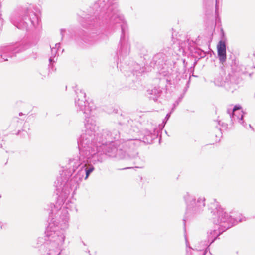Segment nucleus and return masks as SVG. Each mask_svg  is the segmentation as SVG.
Segmentation results:
<instances>
[{"label":"nucleus","mask_w":255,"mask_h":255,"mask_svg":"<svg viewBox=\"0 0 255 255\" xmlns=\"http://www.w3.org/2000/svg\"><path fill=\"white\" fill-rule=\"evenodd\" d=\"M139 141L134 140H123L116 142H109L103 138L100 139L97 147L96 153H93L92 164L102 163L108 157H116L121 159L133 158L137 153L135 147Z\"/></svg>","instance_id":"20e7f679"},{"label":"nucleus","mask_w":255,"mask_h":255,"mask_svg":"<svg viewBox=\"0 0 255 255\" xmlns=\"http://www.w3.org/2000/svg\"><path fill=\"white\" fill-rule=\"evenodd\" d=\"M171 113H172V111H171L170 113H168V114L166 115V117H165V119H164V120H163V124H164V125H163V127H164V125H165V124L166 123L167 121L168 120V119H169V118H170V115H171Z\"/></svg>","instance_id":"412c9836"},{"label":"nucleus","mask_w":255,"mask_h":255,"mask_svg":"<svg viewBox=\"0 0 255 255\" xmlns=\"http://www.w3.org/2000/svg\"><path fill=\"white\" fill-rule=\"evenodd\" d=\"M167 81H170V80H168V79H167Z\"/></svg>","instance_id":"f704fd0d"},{"label":"nucleus","mask_w":255,"mask_h":255,"mask_svg":"<svg viewBox=\"0 0 255 255\" xmlns=\"http://www.w3.org/2000/svg\"><path fill=\"white\" fill-rule=\"evenodd\" d=\"M1 197V195H0V198Z\"/></svg>","instance_id":"e433bc0d"},{"label":"nucleus","mask_w":255,"mask_h":255,"mask_svg":"<svg viewBox=\"0 0 255 255\" xmlns=\"http://www.w3.org/2000/svg\"><path fill=\"white\" fill-rule=\"evenodd\" d=\"M58 195L55 204L48 205L49 216L51 218L45 231L44 239L49 245V255H60L62 247L66 239V230L68 228V213L66 209L72 210L75 208L72 201H66L70 193L73 190L66 186H62L57 190Z\"/></svg>","instance_id":"7ed1b4c3"},{"label":"nucleus","mask_w":255,"mask_h":255,"mask_svg":"<svg viewBox=\"0 0 255 255\" xmlns=\"http://www.w3.org/2000/svg\"><path fill=\"white\" fill-rule=\"evenodd\" d=\"M130 168H131V167H126V168H123V169H130Z\"/></svg>","instance_id":"2f4dec72"},{"label":"nucleus","mask_w":255,"mask_h":255,"mask_svg":"<svg viewBox=\"0 0 255 255\" xmlns=\"http://www.w3.org/2000/svg\"><path fill=\"white\" fill-rule=\"evenodd\" d=\"M206 253V251H205L204 252L203 255H205Z\"/></svg>","instance_id":"72a5a7b5"},{"label":"nucleus","mask_w":255,"mask_h":255,"mask_svg":"<svg viewBox=\"0 0 255 255\" xmlns=\"http://www.w3.org/2000/svg\"><path fill=\"white\" fill-rule=\"evenodd\" d=\"M33 5L26 4L17 7L11 14V23L18 29L28 30L39 24L40 18Z\"/></svg>","instance_id":"39448f33"},{"label":"nucleus","mask_w":255,"mask_h":255,"mask_svg":"<svg viewBox=\"0 0 255 255\" xmlns=\"http://www.w3.org/2000/svg\"><path fill=\"white\" fill-rule=\"evenodd\" d=\"M30 56L34 59H36L37 57V54L36 52H32Z\"/></svg>","instance_id":"5701e85b"},{"label":"nucleus","mask_w":255,"mask_h":255,"mask_svg":"<svg viewBox=\"0 0 255 255\" xmlns=\"http://www.w3.org/2000/svg\"><path fill=\"white\" fill-rule=\"evenodd\" d=\"M22 121L23 120L18 117H14L12 119L10 126L13 128H16L20 126L22 123Z\"/></svg>","instance_id":"aec40b11"},{"label":"nucleus","mask_w":255,"mask_h":255,"mask_svg":"<svg viewBox=\"0 0 255 255\" xmlns=\"http://www.w3.org/2000/svg\"><path fill=\"white\" fill-rule=\"evenodd\" d=\"M228 66L230 67L231 71L220 85L224 87L227 90L233 93L242 84V76L245 74L246 72L244 66L239 65V62L234 55H230L228 58Z\"/></svg>","instance_id":"0eeeda50"},{"label":"nucleus","mask_w":255,"mask_h":255,"mask_svg":"<svg viewBox=\"0 0 255 255\" xmlns=\"http://www.w3.org/2000/svg\"><path fill=\"white\" fill-rule=\"evenodd\" d=\"M100 139L103 138L109 142L113 141V139H118L119 138L120 131L118 130L113 129L112 130H103L99 132Z\"/></svg>","instance_id":"2eb2a0df"},{"label":"nucleus","mask_w":255,"mask_h":255,"mask_svg":"<svg viewBox=\"0 0 255 255\" xmlns=\"http://www.w3.org/2000/svg\"><path fill=\"white\" fill-rule=\"evenodd\" d=\"M209 209L212 213L213 223L218 227L221 232H225L236 223L241 222L242 215L239 213L232 212L231 215L224 211L219 205L218 202L213 201L210 205Z\"/></svg>","instance_id":"423d86ee"},{"label":"nucleus","mask_w":255,"mask_h":255,"mask_svg":"<svg viewBox=\"0 0 255 255\" xmlns=\"http://www.w3.org/2000/svg\"><path fill=\"white\" fill-rule=\"evenodd\" d=\"M183 198L186 204L185 218L186 220L197 218L204 211L205 207V198L200 196L197 199L193 194L186 192Z\"/></svg>","instance_id":"6e6552de"},{"label":"nucleus","mask_w":255,"mask_h":255,"mask_svg":"<svg viewBox=\"0 0 255 255\" xmlns=\"http://www.w3.org/2000/svg\"><path fill=\"white\" fill-rule=\"evenodd\" d=\"M114 112L115 113V114H118L120 112H119V110L118 109H114Z\"/></svg>","instance_id":"cd10ccee"},{"label":"nucleus","mask_w":255,"mask_h":255,"mask_svg":"<svg viewBox=\"0 0 255 255\" xmlns=\"http://www.w3.org/2000/svg\"><path fill=\"white\" fill-rule=\"evenodd\" d=\"M254 97H255V94H254Z\"/></svg>","instance_id":"4c0bfd02"},{"label":"nucleus","mask_w":255,"mask_h":255,"mask_svg":"<svg viewBox=\"0 0 255 255\" xmlns=\"http://www.w3.org/2000/svg\"><path fill=\"white\" fill-rule=\"evenodd\" d=\"M158 130L154 128L153 131L147 129H143L139 132V139H131L130 140H138L141 142L142 141L145 144H151L152 141L157 138L158 136Z\"/></svg>","instance_id":"f8f14e48"},{"label":"nucleus","mask_w":255,"mask_h":255,"mask_svg":"<svg viewBox=\"0 0 255 255\" xmlns=\"http://www.w3.org/2000/svg\"><path fill=\"white\" fill-rule=\"evenodd\" d=\"M51 47V56L49 59V68L50 70L51 71H55L56 69L54 68L53 64L56 62L57 60V58H56V54L57 53L58 50L56 49V47H52L51 46H50Z\"/></svg>","instance_id":"a211bd4d"},{"label":"nucleus","mask_w":255,"mask_h":255,"mask_svg":"<svg viewBox=\"0 0 255 255\" xmlns=\"http://www.w3.org/2000/svg\"><path fill=\"white\" fill-rule=\"evenodd\" d=\"M60 43H56L55 44V47H56V49L59 50V48H60Z\"/></svg>","instance_id":"393cba45"},{"label":"nucleus","mask_w":255,"mask_h":255,"mask_svg":"<svg viewBox=\"0 0 255 255\" xmlns=\"http://www.w3.org/2000/svg\"><path fill=\"white\" fill-rule=\"evenodd\" d=\"M30 46L31 45L28 43L0 46V62L8 61V58L15 56L16 54L27 50Z\"/></svg>","instance_id":"1a4fd4ad"},{"label":"nucleus","mask_w":255,"mask_h":255,"mask_svg":"<svg viewBox=\"0 0 255 255\" xmlns=\"http://www.w3.org/2000/svg\"><path fill=\"white\" fill-rule=\"evenodd\" d=\"M185 241H186V246H188V241H187L186 237L185 236Z\"/></svg>","instance_id":"c756f323"},{"label":"nucleus","mask_w":255,"mask_h":255,"mask_svg":"<svg viewBox=\"0 0 255 255\" xmlns=\"http://www.w3.org/2000/svg\"><path fill=\"white\" fill-rule=\"evenodd\" d=\"M78 16V21L81 26L88 30L81 36V39L89 45H93L100 41L101 26L120 27L121 35L117 51V66L121 68L122 64L129 55L130 45L126 37L128 24L118 9V4L113 2V0H97L86 11H80Z\"/></svg>","instance_id":"f03ea898"},{"label":"nucleus","mask_w":255,"mask_h":255,"mask_svg":"<svg viewBox=\"0 0 255 255\" xmlns=\"http://www.w3.org/2000/svg\"><path fill=\"white\" fill-rule=\"evenodd\" d=\"M140 145V142L139 141L138 144L135 147V151L137 153V155L135 158H127L124 159L125 160H134V163L136 165V168H141L144 167L145 160V158L144 157H140L138 156V152L137 151V149L138 147Z\"/></svg>","instance_id":"f3484780"},{"label":"nucleus","mask_w":255,"mask_h":255,"mask_svg":"<svg viewBox=\"0 0 255 255\" xmlns=\"http://www.w3.org/2000/svg\"><path fill=\"white\" fill-rule=\"evenodd\" d=\"M65 32V29H61V30H60V34L61 35L62 38H63V37L64 33Z\"/></svg>","instance_id":"a878e982"},{"label":"nucleus","mask_w":255,"mask_h":255,"mask_svg":"<svg viewBox=\"0 0 255 255\" xmlns=\"http://www.w3.org/2000/svg\"><path fill=\"white\" fill-rule=\"evenodd\" d=\"M143 72H144V70H143V68L142 69H140L139 71H138L137 70V69L136 68L135 69H133V71H132L133 75H134L135 74H137V73H141Z\"/></svg>","instance_id":"4be33fe9"},{"label":"nucleus","mask_w":255,"mask_h":255,"mask_svg":"<svg viewBox=\"0 0 255 255\" xmlns=\"http://www.w3.org/2000/svg\"><path fill=\"white\" fill-rule=\"evenodd\" d=\"M217 55L220 63L223 65L227 60L226 43L223 40H220L217 44Z\"/></svg>","instance_id":"dca6fc26"},{"label":"nucleus","mask_w":255,"mask_h":255,"mask_svg":"<svg viewBox=\"0 0 255 255\" xmlns=\"http://www.w3.org/2000/svg\"><path fill=\"white\" fill-rule=\"evenodd\" d=\"M199 55L201 57H204L205 56V53L203 51H200L199 53Z\"/></svg>","instance_id":"b1692460"},{"label":"nucleus","mask_w":255,"mask_h":255,"mask_svg":"<svg viewBox=\"0 0 255 255\" xmlns=\"http://www.w3.org/2000/svg\"><path fill=\"white\" fill-rule=\"evenodd\" d=\"M119 125L122 127V129L129 134L138 132V125L137 121L125 117L122 113L118 117Z\"/></svg>","instance_id":"9b49d317"},{"label":"nucleus","mask_w":255,"mask_h":255,"mask_svg":"<svg viewBox=\"0 0 255 255\" xmlns=\"http://www.w3.org/2000/svg\"><path fill=\"white\" fill-rule=\"evenodd\" d=\"M242 108L240 105H236L232 109H228L227 110V113L229 114L231 121H235V119L238 120V122L241 124L244 127L247 128V124L244 121V115L245 114L243 111H241L242 114L240 117L236 115L235 112L236 111L240 110Z\"/></svg>","instance_id":"4468645a"},{"label":"nucleus","mask_w":255,"mask_h":255,"mask_svg":"<svg viewBox=\"0 0 255 255\" xmlns=\"http://www.w3.org/2000/svg\"><path fill=\"white\" fill-rule=\"evenodd\" d=\"M149 94L150 95L149 96L150 99L153 100L154 102L157 101L158 98L160 96L161 90L159 88L154 87L151 90L148 91Z\"/></svg>","instance_id":"6ab92c4d"},{"label":"nucleus","mask_w":255,"mask_h":255,"mask_svg":"<svg viewBox=\"0 0 255 255\" xmlns=\"http://www.w3.org/2000/svg\"><path fill=\"white\" fill-rule=\"evenodd\" d=\"M168 63L167 57L165 54L163 52H160L153 56L150 64L151 66L160 69L159 73L161 75L168 77L173 72L171 68L168 67Z\"/></svg>","instance_id":"9d476101"},{"label":"nucleus","mask_w":255,"mask_h":255,"mask_svg":"<svg viewBox=\"0 0 255 255\" xmlns=\"http://www.w3.org/2000/svg\"><path fill=\"white\" fill-rule=\"evenodd\" d=\"M249 126L251 128H252V129H253V127L251 126L250 124L249 125Z\"/></svg>","instance_id":"473e14b6"},{"label":"nucleus","mask_w":255,"mask_h":255,"mask_svg":"<svg viewBox=\"0 0 255 255\" xmlns=\"http://www.w3.org/2000/svg\"><path fill=\"white\" fill-rule=\"evenodd\" d=\"M0 228H1V229H3V226H4V225H3V224H2V223H1V222H0Z\"/></svg>","instance_id":"c85d7f7f"},{"label":"nucleus","mask_w":255,"mask_h":255,"mask_svg":"<svg viewBox=\"0 0 255 255\" xmlns=\"http://www.w3.org/2000/svg\"><path fill=\"white\" fill-rule=\"evenodd\" d=\"M218 227L215 225L213 229H211L207 232V240L204 241V249H207L209 246L213 243L215 240L223 232H221Z\"/></svg>","instance_id":"ddd939ff"},{"label":"nucleus","mask_w":255,"mask_h":255,"mask_svg":"<svg viewBox=\"0 0 255 255\" xmlns=\"http://www.w3.org/2000/svg\"><path fill=\"white\" fill-rule=\"evenodd\" d=\"M19 132H20V130H18L17 134H18L19 133Z\"/></svg>","instance_id":"c9c22d12"},{"label":"nucleus","mask_w":255,"mask_h":255,"mask_svg":"<svg viewBox=\"0 0 255 255\" xmlns=\"http://www.w3.org/2000/svg\"><path fill=\"white\" fill-rule=\"evenodd\" d=\"M19 115L20 116H21L23 115V114L22 112H20V113H19Z\"/></svg>","instance_id":"7c9ffc66"},{"label":"nucleus","mask_w":255,"mask_h":255,"mask_svg":"<svg viewBox=\"0 0 255 255\" xmlns=\"http://www.w3.org/2000/svg\"><path fill=\"white\" fill-rule=\"evenodd\" d=\"M76 91L77 98L75 99V107L78 113L81 112L85 117L84 121L85 132L78 139L79 156L69 159L68 168L73 172L78 169L77 173L69 178V173L67 171H60L59 175L54 182V186L57 190H61L62 186H66L75 192L82 180H86L95 168L92 165L93 153H96L97 147L99 144L100 135L99 133L95 135L98 129L95 116V108L90 105L86 99V93L82 90Z\"/></svg>","instance_id":"f257e3e1"},{"label":"nucleus","mask_w":255,"mask_h":255,"mask_svg":"<svg viewBox=\"0 0 255 255\" xmlns=\"http://www.w3.org/2000/svg\"><path fill=\"white\" fill-rule=\"evenodd\" d=\"M178 104V102H176V103H174V104H173V108H172V111H171L172 112L173 111H174V109L176 108V106Z\"/></svg>","instance_id":"bb28decb"}]
</instances>
